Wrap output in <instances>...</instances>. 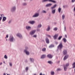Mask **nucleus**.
<instances>
[{
    "label": "nucleus",
    "instance_id": "nucleus-1",
    "mask_svg": "<svg viewBox=\"0 0 75 75\" xmlns=\"http://www.w3.org/2000/svg\"><path fill=\"white\" fill-rule=\"evenodd\" d=\"M63 47V45H62V42H61L60 43L59 45L57 47V50H61L62 48Z\"/></svg>",
    "mask_w": 75,
    "mask_h": 75
},
{
    "label": "nucleus",
    "instance_id": "nucleus-2",
    "mask_svg": "<svg viewBox=\"0 0 75 75\" xmlns=\"http://www.w3.org/2000/svg\"><path fill=\"white\" fill-rule=\"evenodd\" d=\"M15 40L12 35H10V41L11 42H14Z\"/></svg>",
    "mask_w": 75,
    "mask_h": 75
},
{
    "label": "nucleus",
    "instance_id": "nucleus-3",
    "mask_svg": "<svg viewBox=\"0 0 75 75\" xmlns=\"http://www.w3.org/2000/svg\"><path fill=\"white\" fill-rule=\"evenodd\" d=\"M16 36L17 37L19 38H23V36H22V35L20 33H18L16 34Z\"/></svg>",
    "mask_w": 75,
    "mask_h": 75
},
{
    "label": "nucleus",
    "instance_id": "nucleus-4",
    "mask_svg": "<svg viewBox=\"0 0 75 75\" xmlns=\"http://www.w3.org/2000/svg\"><path fill=\"white\" fill-rule=\"evenodd\" d=\"M69 63H66V65H64L63 66L64 69V71H67V67H69Z\"/></svg>",
    "mask_w": 75,
    "mask_h": 75
},
{
    "label": "nucleus",
    "instance_id": "nucleus-5",
    "mask_svg": "<svg viewBox=\"0 0 75 75\" xmlns=\"http://www.w3.org/2000/svg\"><path fill=\"white\" fill-rule=\"evenodd\" d=\"M35 32H36V30H32L29 33L30 35L31 36H32V35H33L35 33Z\"/></svg>",
    "mask_w": 75,
    "mask_h": 75
},
{
    "label": "nucleus",
    "instance_id": "nucleus-6",
    "mask_svg": "<svg viewBox=\"0 0 75 75\" xmlns=\"http://www.w3.org/2000/svg\"><path fill=\"white\" fill-rule=\"evenodd\" d=\"M16 10V7L14 6L12 7L11 9V12H14Z\"/></svg>",
    "mask_w": 75,
    "mask_h": 75
},
{
    "label": "nucleus",
    "instance_id": "nucleus-7",
    "mask_svg": "<svg viewBox=\"0 0 75 75\" xmlns=\"http://www.w3.org/2000/svg\"><path fill=\"white\" fill-rule=\"evenodd\" d=\"M39 15V13H36L32 16V17L33 18H36V17H38Z\"/></svg>",
    "mask_w": 75,
    "mask_h": 75
},
{
    "label": "nucleus",
    "instance_id": "nucleus-8",
    "mask_svg": "<svg viewBox=\"0 0 75 75\" xmlns=\"http://www.w3.org/2000/svg\"><path fill=\"white\" fill-rule=\"evenodd\" d=\"M25 28L28 31H30L31 29V27L30 26H26Z\"/></svg>",
    "mask_w": 75,
    "mask_h": 75
},
{
    "label": "nucleus",
    "instance_id": "nucleus-9",
    "mask_svg": "<svg viewBox=\"0 0 75 75\" xmlns=\"http://www.w3.org/2000/svg\"><path fill=\"white\" fill-rule=\"evenodd\" d=\"M28 23L30 24L33 25L35 23V21H30L28 22Z\"/></svg>",
    "mask_w": 75,
    "mask_h": 75
},
{
    "label": "nucleus",
    "instance_id": "nucleus-10",
    "mask_svg": "<svg viewBox=\"0 0 75 75\" xmlns=\"http://www.w3.org/2000/svg\"><path fill=\"white\" fill-rule=\"evenodd\" d=\"M24 52L27 55H30V52L26 50H24Z\"/></svg>",
    "mask_w": 75,
    "mask_h": 75
},
{
    "label": "nucleus",
    "instance_id": "nucleus-11",
    "mask_svg": "<svg viewBox=\"0 0 75 75\" xmlns=\"http://www.w3.org/2000/svg\"><path fill=\"white\" fill-rule=\"evenodd\" d=\"M69 57V56L68 55H66L64 58V61H65L68 58V57Z\"/></svg>",
    "mask_w": 75,
    "mask_h": 75
},
{
    "label": "nucleus",
    "instance_id": "nucleus-12",
    "mask_svg": "<svg viewBox=\"0 0 75 75\" xmlns=\"http://www.w3.org/2000/svg\"><path fill=\"white\" fill-rule=\"evenodd\" d=\"M29 60L31 62H32L33 63L34 61V59L32 58H30L29 59Z\"/></svg>",
    "mask_w": 75,
    "mask_h": 75
},
{
    "label": "nucleus",
    "instance_id": "nucleus-13",
    "mask_svg": "<svg viewBox=\"0 0 75 75\" xmlns=\"http://www.w3.org/2000/svg\"><path fill=\"white\" fill-rule=\"evenodd\" d=\"M45 41L47 44H49V43H50V41H49V39L48 38H46Z\"/></svg>",
    "mask_w": 75,
    "mask_h": 75
},
{
    "label": "nucleus",
    "instance_id": "nucleus-14",
    "mask_svg": "<svg viewBox=\"0 0 75 75\" xmlns=\"http://www.w3.org/2000/svg\"><path fill=\"white\" fill-rule=\"evenodd\" d=\"M58 35H59V34H55L53 37L54 39H57V38L58 37Z\"/></svg>",
    "mask_w": 75,
    "mask_h": 75
},
{
    "label": "nucleus",
    "instance_id": "nucleus-15",
    "mask_svg": "<svg viewBox=\"0 0 75 75\" xmlns=\"http://www.w3.org/2000/svg\"><path fill=\"white\" fill-rule=\"evenodd\" d=\"M50 29H51L50 26H48L47 28L46 29V31H49L50 30Z\"/></svg>",
    "mask_w": 75,
    "mask_h": 75
},
{
    "label": "nucleus",
    "instance_id": "nucleus-16",
    "mask_svg": "<svg viewBox=\"0 0 75 75\" xmlns=\"http://www.w3.org/2000/svg\"><path fill=\"white\" fill-rule=\"evenodd\" d=\"M55 11H56V9H54L53 10H52V13L53 14H54L55 13Z\"/></svg>",
    "mask_w": 75,
    "mask_h": 75
},
{
    "label": "nucleus",
    "instance_id": "nucleus-17",
    "mask_svg": "<svg viewBox=\"0 0 75 75\" xmlns=\"http://www.w3.org/2000/svg\"><path fill=\"white\" fill-rule=\"evenodd\" d=\"M63 54L64 55H65L67 54V50H64L63 51Z\"/></svg>",
    "mask_w": 75,
    "mask_h": 75
},
{
    "label": "nucleus",
    "instance_id": "nucleus-18",
    "mask_svg": "<svg viewBox=\"0 0 75 75\" xmlns=\"http://www.w3.org/2000/svg\"><path fill=\"white\" fill-rule=\"evenodd\" d=\"M46 57V55L45 54H43L42 55L41 58L42 59H44V58H45Z\"/></svg>",
    "mask_w": 75,
    "mask_h": 75
},
{
    "label": "nucleus",
    "instance_id": "nucleus-19",
    "mask_svg": "<svg viewBox=\"0 0 75 75\" xmlns=\"http://www.w3.org/2000/svg\"><path fill=\"white\" fill-rule=\"evenodd\" d=\"M47 56L48 58H52L53 57L52 55H51V54H48Z\"/></svg>",
    "mask_w": 75,
    "mask_h": 75
},
{
    "label": "nucleus",
    "instance_id": "nucleus-20",
    "mask_svg": "<svg viewBox=\"0 0 75 75\" xmlns=\"http://www.w3.org/2000/svg\"><path fill=\"white\" fill-rule=\"evenodd\" d=\"M52 5V4H49L46 5V7H50Z\"/></svg>",
    "mask_w": 75,
    "mask_h": 75
},
{
    "label": "nucleus",
    "instance_id": "nucleus-21",
    "mask_svg": "<svg viewBox=\"0 0 75 75\" xmlns=\"http://www.w3.org/2000/svg\"><path fill=\"white\" fill-rule=\"evenodd\" d=\"M42 27V25L41 24H38V25L37 26V28H41Z\"/></svg>",
    "mask_w": 75,
    "mask_h": 75
},
{
    "label": "nucleus",
    "instance_id": "nucleus-22",
    "mask_svg": "<svg viewBox=\"0 0 75 75\" xmlns=\"http://www.w3.org/2000/svg\"><path fill=\"white\" fill-rule=\"evenodd\" d=\"M65 18V15L64 14H63L62 16V19L63 20H64Z\"/></svg>",
    "mask_w": 75,
    "mask_h": 75
},
{
    "label": "nucleus",
    "instance_id": "nucleus-23",
    "mask_svg": "<svg viewBox=\"0 0 75 75\" xmlns=\"http://www.w3.org/2000/svg\"><path fill=\"white\" fill-rule=\"evenodd\" d=\"M49 1H51L52 3H56V1H53L52 0H49Z\"/></svg>",
    "mask_w": 75,
    "mask_h": 75
},
{
    "label": "nucleus",
    "instance_id": "nucleus-24",
    "mask_svg": "<svg viewBox=\"0 0 75 75\" xmlns=\"http://www.w3.org/2000/svg\"><path fill=\"white\" fill-rule=\"evenodd\" d=\"M6 20V17H4L3 18L2 21H5Z\"/></svg>",
    "mask_w": 75,
    "mask_h": 75
},
{
    "label": "nucleus",
    "instance_id": "nucleus-25",
    "mask_svg": "<svg viewBox=\"0 0 75 75\" xmlns=\"http://www.w3.org/2000/svg\"><path fill=\"white\" fill-rule=\"evenodd\" d=\"M42 13H44L45 14H46V13H47V11L45 10H43L42 11Z\"/></svg>",
    "mask_w": 75,
    "mask_h": 75
},
{
    "label": "nucleus",
    "instance_id": "nucleus-26",
    "mask_svg": "<svg viewBox=\"0 0 75 75\" xmlns=\"http://www.w3.org/2000/svg\"><path fill=\"white\" fill-rule=\"evenodd\" d=\"M50 74L51 75H54L55 74V73L54 72V71H52L50 72Z\"/></svg>",
    "mask_w": 75,
    "mask_h": 75
},
{
    "label": "nucleus",
    "instance_id": "nucleus-27",
    "mask_svg": "<svg viewBox=\"0 0 75 75\" xmlns=\"http://www.w3.org/2000/svg\"><path fill=\"white\" fill-rule=\"evenodd\" d=\"M48 63L49 64H50V65H51V64H52V62L50 61L48 62Z\"/></svg>",
    "mask_w": 75,
    "mask_h": 75
},
{
    "label": "nucleus",
    "instance_id": "nucleus-28",
    "mask_svg": "<svg viewBox=\"0 0 75 75\" xmlns=\"http://www.w3.org/2000/svg\"><path fill=\"white\" fill-rule=\"evenodd\" d=\"M58 11L59 13H60L61 11V7H59L58 9Z\"/></svg>",
    "mask_w": 75,
    "mask_h": 75
},
{
    "label": "nucleus",
    "instance_id": "nucleus-29",
    "mask_svg": "<svg viewBox=\"0 0 75 75\" xmlns=\"http://www.w3.org/2000/svg\"><path fill=\"white\" fill-rule=\"evenodd\" d=\"M54 47V45H51L50 46H49V48H52V47Z\"/></svg>",
    "mask_w": 75,
    "mask_h": 75
},
{
    "label": "nucleus",
    "instance_id": "nucleus-30",
    "mask_svg": "<svg viewBox=\"0 0 75 75\" xmlns=\"http://www.w3.org/2000/svg\"><path fill=\"white\" fill-rule=\"evenodd\" d=\"M46 51V48H44L42 49V51L43 52H45Z\"/></svg>",
    "mask_w": 75,
    "mask_h": 75
},
{
    "label": "nucleus",
    "instance_id": "nucleus-31",
    "mask_svg": "<svg viewBox=\"0 0 75 75\" xmlns=\"http://www.w3.org/2000/svg\"><path fill=\"white\" fill-rule=\"evenodd\" d=\"M3 16H4V14L1 15V17H0V21L1 20V19H2V17H3Z\"/></svg>",
    "mask_w": 75,
    "mask_h": 75
},
{
    "label": "nucleus",
    "instance_id": "nucleus-32",
    "mask_svg": "<svg viewBox=\"0 0 75 75\" xmlns=\"http://www.w3.org/2000/svg\"><path fill=\"white\" fill-rule=\"evenodd\" d=\"M49 1V0H42V3H44V2H46L47 1Z\"/></svg>",
    "mask_w": 75,
    "mask_h": 75
},
{
    "label": "nucleus",
    "instance_id": "nucleus-33",
    "mask_svg": "<svg viewBox=\"0 0 75 75\" xmlns=\"http://www.w3.org/2000/svg\"><path fill=\"white\" fill-rule=\"evenodd\" d=\"M53 30L54 31H57L58 30V28L57 27H55L54 28Z\"/></svg>",
    "mask_w": 75,
    "mask_h": 75
},
{
    "label": "nucleus",
    "instance_id": "nucleus-34",
    "mask_svg": "<svg viewBox=\"0 0 75 75\" xmlns=\"http://www.w3.org/2000/svg\"><path fill=\"white\" fill-rule=\"evenodd\" d=\"M63 40L64 42H67V39L65 38H63Z\"/></svg>",
    "mask_w": 75,
    "mask_h": 75
},
{
    "label": "nucleus",
    "instance_id": "nucleus-35",
    "mask_svg": "<svg viewBox=\"0 0 75 75\" xmlns=\"http://www.w3.org/2000/svg\"><path fill=\"white\" fill-rule=\"evenodd\" d=\"M72 65L73 66V68H75V62L73 63Z\"/></svg>",
    "mask_w": 75,
    "mask_h": 75
},
{
    "label": "nucleus",
    "instance_id": "nucleus-36",
    "mask_svg": "<svg viewBox=\"0 0 75 75\" xmlns=\"http://www.w3.org/2000/svg\"><path fill=\"white\" fill-rule=\"evenodd\" d=\"M62 38V36H59L58 38V40H61V39Z\"/></svg>",
    "mask_w": 75,
    "mask_h": 75
},
{
    "label": "nucleus",
    "instance_id": "nucleus-37",
    "mask_svg": "<svg viewBox=\"0 0 75 75\" xmlns=\"http://www.w3.org/2000/svg\"><path fill=\"white\" fill-rule=\"evenodd\" d=\"M37 35H34L32 36V37H33V38H37Z\"/></svg>",
    "mask_w": 75,
    "mask_h": 75
},
{
    "label": "nucleus",
    "instance_id": "nucleus-38",
    "mask_svg": "<svg viewBox=\"0 0 75 75\" xmlns=\"http://www.w3.org/2000/svg\"><path fill=\"white\" fill-rule=\"evenodd\" d=\"M4 58L5 59H7V56H6V55H5L4 57Z\"/></svg>",
    "mask_w": 75,
    "mask_h": 75
},
{
    "label": "nucleus",
    "instance_id": "nucleus-39",
    "mask_svg": "<svg viewBox=\"0 0 75 75\" xmlns=\"http://www.w3.org/2000/svg\"><path fill=\"white\" fill-rule=\"evenodd\" d=\"M28 67H27L26 68L25 70H26V71H28Z\"/></svg>",
    "mask_w": 75,
    "mask_h": 75
},
{
    "label": "nucleus",
    "instance_id": "nucleus-40",
    "mask_svg": "<svg viewBox=\"0 0 75 75\" xmlns=\"http://www.w3.org/2000/svg\"><path fill=\"white\" fill-rule=\"evenodd\" d=\"M54 8H54V6L52 7H51V9L52 10H54Z\"/></svg>",
    "mask_w": 75,
    "mask_h": 75
},
{
    "label": "nucleus",
    "instance_id": "nucleus-41",
    "mask_svg": "<svg viewBox=\"0 0 75 75\" xmlns=\"http://www.w3.org/2000/svg\"><path fill=\"white\" fill-rule=\"evenodd\" d=\"M47 37H49V38H51V35H47Z\"/></svg>",
    "mask_w": 75,
    "mask_h": 75
},
{
    "label": "nucleus",
    "instance_id": "nucleus-42",
    "mask_svg": "<svg viewBox=\"0 0 75 75\" xmlns=\"http://www.w3.org/2000/svg\"><path fill=\"white\" fill-rule=\"evenodd\" d=\"M28 49V47H26V49L25 50H27Z\"/></svg>",
    "mask_w": 75,
    "mask_h": 75
},
{
    "label": "nucleus",
    "instance_id": "nucleus-43",
    "mask_svg": "<svg viewBox=\"0 0 75 75\" xmlns=\"http://www.w3.org/2000/svg\"><path fill=\"white\" fill-rule=\"evenodd\" d=\"M23 6H25V5H27V4L26 3H23Z\"/></svg>",
    "mask_w": 75,
    "mask_h": 75
},
{
    "label": "nucleus",
    "instance_id": "nucleus-44",
    "mask_svg": "<svg viewBox=\"0 0 75 75\" xmlns=\"http://www.w3.org/2000/svg\"><path fill=\"white\" fill-rule=\"evenodd\" d=\"M53 7L54 8H56V7H57V4H55L54 5Z\"/></svg>",
    "mask_w": 75,
    "mask_h": 75
},
{
    "label": "nucleus",
    "instance_id": "nucleus-45",
    "mask_svg": "<svg viewBox=\"0 0 75 75\" xmlns=\"http://www.w3.org/2000/svg\"><path fill=\"white\" fill-rule=\"evenodd\" d=\"M10 65L11 67H12V63H10Z\"/></svg>",
    "mask_w": 75,
    "mask_h": 75
},
{
    "label": "nucleus",
    "instance_id": "nucleus-46",
    "mask_svg": "<svg viewBox=\"0 0 75 75\" xmlns=\"http://www.w3.org/2000/svg\"><path fill=\"white\" fill-rule=\"evenodd\" d=\"M75 0H71V2L72 3H74V2H75Z\"/></svg>",
    "mask_w": 75,
    "mask_h": 75
},
{
    "label": "nucleus",
    "instance_id": "nucleus-47",
    "mask_svg": "<svg viewBox=\"0 0 75 75\" xmlns=\"http://www.w3.org/2000/svg\"><path fill=\"white\" fill-rule=\"evenodd\" d=\"M64 30L65 31H66V27H65V26L64 27Z\"/></svg>",
    "mask_w": 75,
    "mask_h": 75
},
{
    "label": "nucleus",
    "instance_id": "nucleus-48",
    "mask_svg": "<svg viewBox=\"0 0 75 75\" xmlns=\"http://www.w3.org/2000/svg\"><path fill=\"white\" fill-rule=\"evenodd\" d=\"M61 70V69L60 68L57 69V71H60Z\"/></svg>",
    "mask_w": 75,
    "mask_h": 75
},
{
    "label": "nucleus",
    "instance_id": "nucleus-49",
    "mask_svg": "<svg viewBox=\"0 0 75 75\" xmlns=\"http://www.w3.org/2000/svg\"><path fill=\"white\" fill-rule=\"evenodd\" d=\"M37 31H40V30L39 29H37Z\"/></svg>",
    "mask_w": 75,
    "mask_h": 75
},
{
    "label": "nucleus",
    "instance_id": "nucleus-50",
    "mask_svg": "<svg viewBox=\"0 0 75 75\" xmlns=\"http://www.w3.org/2000/svg\"><path fill=\"white\" fill-rule=\"evenodd\" d=\"M8 35H6V38H8Z\"/></svg>",
    "mask_w": 75,
    "mask_h": 75
},
{
    "label": "nucleus",
    "instance_id": "nucleus-51",
    "mask_svg": "<svg viewBox=\"0 0 75 75\" xmlns=\"http://www.w3.org/2000/svg\"><path fill=\"white\" fill-rule=\"evenodd\" d=\"M55 44H56V45H57V44H58V42H56L55 43Z\"/></svg>",
    "mask_w": 75,
    "mask_h": 75
},
{
    "label": "nucleus",
    "instance_id": "nucleus-52",
    "mask_svg": "<svg viewBox=\"0 0 75 75\" xmlns=\"http://www.w3.org/2000/svg\"><path fill=\"white\" fill-rule=\"evenodd\" d=\"M65 37H66V38H67V35H65Z\"/></svg>",
    "mask_w": 75,
    "mask_h": 75
},
{
    "label": "nucleus",
    "instance_id": "nucleus-53",
    "mask_svg": "<svg viewBox=\"0 0 75 75\" xmlns=\"http://www.w3.org/2000/svg\"><path fill=\"white\" fill-rule=\"evenodd\" d=\"M63 8H65L66 6H63Z\"/></svg>",
    "mask_w": 75,
    "mask_h": 75
},
{
    "label": "nucleus",
    "instance_id": "nucleus-54",
    "mask_svg": "<svg viewBox=\"0 0 75 75\" xmlns=\"http://www.w3.org/2000/svg\"><path fill=\"white\" fill-rule=\"evenodd\" d=\"M2 62H1L0 63V65H2Z\"/></svg>",
    "mask_w": 75,
    "mask_h": 75
},
{
    "label": "nucleus",
    "instance_id": "nucleus-55",
    "mask_svg": "<svg viewBox=\"0 0 75 75\" xmlns=\"http://www.w3.org/2000/svg\"><path fill=\"white\" fill-rule=\"evenodd\" d=\"M74 11H75V7L74 8Z\"/></svg>",
    "mask_w": 75,
    "mask_h": 75
},
{
    "label": "nucleus",
    "instance_id": "nucleus-56",
    "mask_svg": "<svg viewBox=\"0 0 75 75\" xmlns=\"http://www.w3.org/2000/svg\"><path fill=\"white\" fill-rule=\"evenodd\" d=\"M3 75H6V73H4L3 74Z\"/></svg>",
    "mask_w": 75,
    "mask_h": 75
},
{
    "label": "nucleus",
    "instance_id": "nucleus-57",
    "mask_svg": "<svg viewBox=\"0 0 75 75\" xmlns=\"http://www.w3.org/2000/svg\"><path fill=\"white\" fill-rule=\"evenodd\" d=\"M12 21V20H10V22H11Z\"/></svg>",
    "mask_w": 75,
    "mask_h": 75
},
{
    "label": "nucleus",
    "instance_id": "nucleus-58",
    "mask_svg": "<svg viewBox=\"0 0 75 75\" xmlns=\"http://www.w3.org/2000/svg\"><path fill=\"white\" fill-rule=\"evenodd\" d=\"M4 62V64H5V62Z\"/></svg>",
    "mask_w": 75,
    "mask_h": 75
},
{
    "label": "nucleus",
    "instance_id": "nucleus-59",
    "mask_svg": "<svg viewBox=\"0 0 75 75\" xmlns=\"http://www.w3.org/2000/svg\"><path fill=\"white\" fill-rule=\"evenodd\" d=\"M63 23H65V21H63Z\"/></svg>",
    "mask_w": 75,
    "mask_h": 75
},
{
    "label": "nucleus",
    "instance_id": "nucleus-60",
    "mask_svg": "<svg viewBox=\"0 0 75 75\" xmlns=\"http://www.w3.org/2000/svg\"><path fill=\"white\" fill-rule=\"evenodd\" d=\"M6 41H7V39H6Z\"/></svg>",
    "mask_w": 75,
    "mask_h": 75
}]
</instances>
